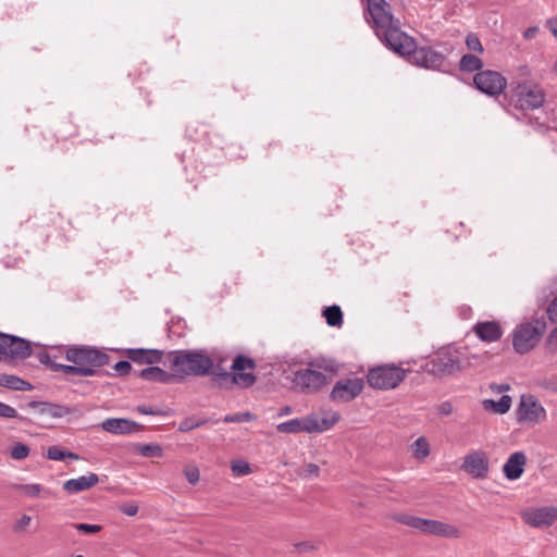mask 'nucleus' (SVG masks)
Returning a JSON list of instances; mask_svg holds the SVG:
<instances>
[{
	"label": "nucleus",
	"mask_w": 557,
	"mask_h": 557,
	"mask_svg": "<svg viewBox=\"0 0 557 557\" xmlns=\"http://www.w3.org/2000/svg\"><path fill=\"white\" fill-rule=\"evenodd\" d=\"M367 11L377 37L387 47L394 51H408L412 48V37L400 29L399 21L394 18L385 0H367Z\"/></svg>",
	"instance_id": "f257e3e1"
},
{
	"label": "nucleus",
	"mask_w": 557,
	"mask_h": 557,
	"mask_svg": "<svg viewBox=\"0 0 557 557\" xmlns=\"http://www.w3.org/2000/svg\"><path fill=\"white\" fill-rule=\"evenodd\" d=\"M338 372L337 363L324 357L311 359L307 368L294 373L293 383L305 394H315L325 387Z\"/></svg>",
	"instance_id": "f03ea898"
},
{
	"label": "nucleus",
	"mask_w": 557,
	"mask_h": 557,
	"mask_svg": "<svg viewBox=\"0 0 557 557\" xmlns=\"http://www.w3.org/2000/svg\"><path fill=\"white\" fill-rule=\"evenodd\" d=\"M170 369L175 379L186 376L220 375V367L202 350H177L169 355Z\"/></svg>",
	"instance_id": "7ed1b4c3"
},
{
	"label": "nucleus",
	"mask_w": 557,
	"mask_h": 557,
	"mask_svg": "<svg viewBox=\"0 0 557 557\" xmlns=\"http://www.w3.org/2000/svg\"><path fill=\"white\" fill-rule=\"evenodd\" d=\"M393 520L414 529L425 535L438 536L447 540H459L462 531L459 527L442 520L426 519L408 513L393 516Z\"/></svg>",
	"instance_id": "20e7f679"
},
{
	"label": "nucleus",
	"mask_w": 557,
	"mask_h": 557,
	"mask_svg": "<svg viewBox=\"0 0 557 557\" xmlns=\"http://www.w3.org/2000/svg\"><path fill=\"white\" fill-rule=\"evenodd\" d=\"M468 366L470 361H465L458 349L443 347L425 363V371L434 376L444 377L460 372Z\"/></svg>",
	"instance_id": "39448f33"
},
{
	"label": "nucleus",
	"mask_w": 557,
	"mask_h": 557,
	"mask_svg": "<svg viewBox=\"0 0 557 557\" xmlns=\"http://www.w3.org/2000/svg\"><path fill=\"white\" fill-rule=\"evenodd\" d=\"M510 106L519 110H534L543 106L545 92L542 87L531 81L512 83L506 94Z\"/></svg>",
	"instance_id": "423d86ee"
},
{
	"label": "nucleus",
	"mask_w": 557,
	"mask_h": 557,
	"mask_svg": "<svg viewBox=\"0 0 557 557\" xmlns=\"http://www.w3.org/2000/svg\"><path fill=\"white\" fill-rule=\"evenodd\" d=\"M546 330V323L542 320L518 325L512 332V346L516 352L524 355L531 351L541 341Z\"/></svg>",
	"instance_id": "0eeeda50"
},
{
	"label": "nucleus",
	"mask_w": 557,
	"mask_h": 557,
	"mask_svg": "<svg viewBox=\"0 0 557 557\" xmlns=\"http://www.w3.org/2000/svg\"><path fill=\"white\" fill-rule=\"evenodd\" d=\"M65 358L77 367L90 370L89 376L98 374V368L109 363V356L94 347H70L65 351Z\"/></svg>",
	"instance_id": "6e6552de"
},
{
	"label": "nucleus",
	"mask_w": 557,
	"mask_h": 557,
	"mask_svg": "<svg viewBox=\"0 0 557 557\" xmlns=\"http://www.w3.org/2000/svg\"><path fill=\"white\" fill-rule=\"evenodd\" d=\"M255 369L256 362L253 359L244 355H238L235 357L231 366L232 372L223 371L220 368V375L216 376L224 381H231L233 384L240 387L247 388L252 386L257 381V377L253 374Z\"/></svg>",
	"instance_id": "1a4fd4ad"
},
{
	"label": "nucleus",
	"mask_w": 557,
	"mask_h": 557,
	"mask_svg": "<svg viewBox=\"0 0 557 557\" xmlns=\"http://www.w3.org/2000/svg\"><path fill=\"white\" fill-rule=\"evenodd\" d=\"M406 377V370L395 364L372 368L367 375L368 384L375 389L396 388Z\"/></svg>",
	"instance_id": "9d476101"
},
{
	"label": "nucleus",
	"mask_w": 557,
	"mask_h": 557,
	"mask_svg": "<svg viewBox=\"0 0 557 557\" xmlns=\"http://www.w3.org/2000/svg\"><path fill=\"white\" fill-rule=\"evenodd\" d=\"M516 417L519 423L527 426H534L546 421L547 411L536 396L523 394L520 397Z\"/></svg>",
	"instance_id": "9b49d317"
},
{
	"label": "nucleus",
	"mask_w": 557,
	"mask_h": 557,
	"mask_svg": "<svg viewBox=\"0 0 557 557\" xmlns=\"http://www.w3.org/2000/svg\"><path fill=\"white\" fill-rule=\"evenodd\" d=\"M475 87L488 96H498L507 87V79L497 71L484 70L478 72L473 77Z\"/></svg>",
	"instance_id": "f8f14e48"
},
{
	"label": "nucleus",
	"mask_w": 557,
	"mask_h": 557,
	"mask_svg": "<svg viewBox=\"0 0 557 557\" xmlns=\"http://www.w3.org/2000/svg\"><path fill=\"white\" fill-rule=\"evenodd\" d=\"M522 521L536 529H546L557 521V507H531L521 511Z\"/></svg>",
	"instance_id": "ddd939ff"
},
{
	"label": "nucleus",
	"mask_w": 557,
	"mask_h": 557,
	"mask_svg": "<svg viewBox=\"0 0 557 557\" xmlns=\"http://www.w3.org/2000/svg\"><path fill=\"white\" fill-rule=\"evenodd\" d=\"M32 354L28 342L8 334L0 333V359L20 358L24 359Z\"/></svg>",
	"instance_id": "4468645a"
},
{
	"label": "nucleus",
	"mask_w": 557,
	"mask_h": 557,
	"mask_svg": "<svg viewBox=\"0 0 557 557\" xmlns=\"http://www.w3.org/2000/svg\"><path fill=\"white\" fill-rule=\"evenodd\" d=\"M461 469L474 479H486L490 470L487 454L483 450H472L463 457Z\"/></svg>",
	"instance_id": "2eb2a0df"
},
{
	"label": "nucleus",
	"mask_w": 557,
	"mask_h": 557,
	"mask_svg": "<svg viewBox=\"0 0 557 557\" xmlns=\"http://www.w3.org/2000/svg\"><path fill=\"white\" fill-rule=\"evenodd\" d=\"M363 387L364 383L360 377L343 379L336 382L330 397L334 401L347 403L358 397Z\"/></svg>",
	"instance_id": "dca6fc26"
},
{
	"label": "nucleus",
	"mask_w": 557,
	"mask_h": 557,
	"mask_svg": "<svg viewBox=\"0 0 557 557\" xmlns=\"http://www.w3.org/2000/svg\"><path fill=\"white\" fill-rule=\"evenodd\" d=\"M401 55H409V61L418 66L433 69L441 63V55L430 48H417L412 38V48L408 51H396Z\"/></svg>",
	"instance_id": "f3484780"
},
{
	"label": "nucleus",
	"mask_w": 557,
	"mask_h": 557,
	"mask_svg": "<svg viewBox=\"0 0 557 557\" xmlns=\"http://www.w3.org/2000/svg\"><path fill=\"white\" fill-rule=\"evenodd\" d=\"M100 426L114 435H128L144 430L141 424L125 418H108L101 422Z\"/></svg>",
	"instance_id": "a211bd4d"
},
{
	"label": "nucleus",
	"mask_w": 557,
	"mask_h": 557,
	"mask_svg": "<svg viewBox=\"0 0 557 557\" xmlns=\"http://www.w3.org/2000/svg\"><path fill=\"white\" fill-rule=\"evenodd\" d=\"M317 429L318 428L315 414H309L307 417L292 419L277 425V431L281 433H314V430Z\"/></svg>",
	"instance_id": "6ab92c4d"
},
{
	"label": "nucleus",
	"mask_w": 557,
	"mask_h": 557,
	"mask_svg": "<svg viewBox=\"0 0 557 557\" xmlns=\"http://www.w3.org/2000/svg\"><path fill=\"white\" fill-rule=\"evenodd\" d=\"M527 465V456L522 451H516L509 456L503 467V472L508 480H518Z\"/></svg>",
	"instance_id": "aec40b11"
},
{
	"label": "nucleus",
	"mask_w": 557,
	"mask_h": 557,
	"mask_svg": "<svg viewBox=\"0 0 557 557\" xmlns=\"http://www.w3.org/2000/svg\"><path fill=\"white\" fill-rule=\"evenodd\" d=\"M472 330L481 341L486 343L497 342L503 335L499 323L495 321L479 322Z\"/></svg>",
	"instance_id": "412c9836"
},
{
	"label": "nucleus",
	"mask_w": 557,
	"mask_h": 557,
	"mask_svg": "<svg viewBox=\"0 0 557 557\" xmlns=\"http://www.w3.org/2000/svg\"><path fill=\"white\" fill-rule=\"evenodd\" d=\"M99 482V476L96 473H88L76 479H70L63 483V488L69 494H76L83 491H87Z\"/></svg>",
	"instance_id": "4be33fe9"
},
{
	"label": "nucleus",
	"mask_w": 557,
	"mask_h": 557,
	"mask_svg": "<svg viewBox=\"0 0 557 557\" xmlns=\"http://www.w3.org/2000/svg\"><path fill=\"white\" fill-rule=\"evenodd\" d=\"M125 355L133 362L152 364L162 360L163 352L157 349L132 348Z\"/></svg>",
	"instance_id": "5701e85b"
},
{
	"label": "nucleus",
	"mask_w": 557,
	"mask_h": 557,
	"mask_svg": "<svg viewBox=\"0 0 557 557\" xmlns=\"http://www.w3.org/2000/svg\"><path fill=\"white\" fill-rule=\"evenodd\" d=\"M143 380L160 383H171L175 380L173 371L166 372L159 367H149L139 372Z\"/></svg>",
	"instance_id": "b1692460"
},
{
	"label": "nucleus",
	"mask_w": 557,
	"mask_h": 557,
	"mask_svg": "<svg viewBox=\"0 0 557 557\" xmlns=\"http://www.w3.org/2000/svg\"><path fill=\"white\" fill-rule=\"evenodd\" d=\"M0 386L14 391H30L33 388L28 382L10 374H0Z\"/></svg>",
	"instance_id": "393cba45"
},
{
	"label": "nucleus",
	"mask_w": 557,
	"mask_h": 557,
	"mask_svg": "<svg viewBox=\"0 0 557 557\" xmlns=\"http://www.w3.org/2000/svg\"><path fill=\"white\" fill-rule=\"evenodd\" d=\"M511 397L508 395H504L499 400H493V399H484L483 400V407L486 410H492L495 413L504 414L509 411L511 407Z\"/></svg>",
	"instance_id": "a878e982"
},
{
	"label": "nucleus",
	"mask_w": 557,
	"mask_h": 557,
	"mask_svg": "<svg viewBox=\"0 0 557 557\" xmlns=\"http://www.w3.org/2000/svg\"><path fill=\"white\" fill-rule=\"evenodd\" d=\"M341 419V414L337 411H325L321 420L317 418V430L314 433H322L332 429Z\"/></svg>",
	"instance_id": "bb28decb"
},
{
	"label": "nucleus",
	"mask_w": 557,
	"mask_h": 557,
	"mask_svg": "<svg viewBox=\"0 0 557 557\" xmlns=\"http://www.w3.org/2000/svg\"><path fill=\"white\" fill-rule=\"evenodd\" d=\"M14 491H16L20 495L28 498H37L45 491V488L37 483L29 484H14Z\"/></svg>",
	"instance_id": "cd10ccee"
},
{
	"label": "nucleus",
	"mask_w": 557,
	"mask_h": 557,
	"mask_svg": "<svg viewBox=\"0 0 557 557\" xmlns=\"http://www.w3.org/2000/svg\"><path fill=\"white\" fill-rule=\"evenodd\" d=\"M323 317L330 326L339 327L343 324V313L341 308L336 305L326 307L323 310Z\"/></svg>",
	"instance_id": "c85d7f7f"
},
{
	"label": "nucleus",
	"mask_w": 557,
	"mask_h": 557,
	"mask_svg": "<svg viewBox=\"0 0 557 557\" xmlns=\"http://www.w3.org/2000/svg\"><path fill=\"white\" fill-rule=\"evenodd\" d=\"M459 66L462 71L473 72L480 70L483 66V61L476 55L465 54L460 59Z\"/></svg>",
	"instance_id": "c756f323"
},
{
	"label": "nucleus",
	"mask_w": 557,
	"mask_h": 557,
	"mask_svg": "<svg viewBox=\"0 0 557 557\" xmlns=\"http://www.w3.org/2000/svg\"><path fill=\"white\" fill-rule=\"evenodd\" d=\"M135 449L144 457H162L163 449L158 444H136Z\"/></svg>",
	"instance_id": "7c9ffc66"
},
{
	"label": "nucleus",
	"mask_w": 557,
	"mask_h": 557,
	"mask_svg": "<svg viewBox=\"0 0 557 557\" xmlns=\"http://www.w3.org/2000/svg\"><path fill=\"white\" fill-rule=\"evenodd\" d=\"M413 456L418 459H425L430 455V444L425 437H419L412 445Z\"/></svg>",
	"instance_id": "2f4dec72"
},
{
	"label": "nucleus",
	"mask_w": 557,
	"mask_h": 557,
	"mask_svg": "<svg viewBox=\"0 0 557 557\" xmlns=\"http://www.w3.org/2000/svg\"><path fill=\"white\" fill-rule=\"evenodd\" d=\"M47 457L50 460H64L65 458L78 459V456L74 453H65L58 446H51L48 448Z\"/></svg>",
	"instance_id": "473e14b6"
},
{
	"label": "nucleus",
	"mask_w": 557,
	"mask_h": 557,
	"mask_svg": "<svg viewBox=\"0 0 557 557\" xmlns=\"http://www.w3.org/2000/svg\"><path fill=\"white\" fill-rule=\"evenodd\" d=\"M231 470L235 476H244V475H248L252 472L250 465L245 460L232 461Z\"/></svg>",
	"instance_id": "72a5a7b5"
},
{
	"label": "nucleus",
	"mask_w": 557,
	"mask_h": 557,
	"mask_svg": "<svg viewBox=\"0 0 557 557\" xmlns=\"http://www.w3.org/2000/svg\"><path fill=\"white\" fill-rule=\"evenodd\" d=\"M29 455V447L23 443L13 445L10 449V456L14 460H24Z\"/></svg>",
	"instance_id": "f704fd0d"
},
{
	"label": "nucleus",
	"mask_w": 557,
	"mask_h": 557,
	"mask_svg": "<svg viewBox=\"0 0 557 557\" xmlns=\"http://www.w3.org/2000/svg\"><path fill=\"white\" fill-rule=\"evenodd\" d=\"M253 420H256V416L250 412H237L235 414H227L223 419V421L226 423L250 422Z\"/></svg>",
	"instance_id": "c9c22d12"
},
{
	"label": "nucleus",
	"mask_w": 557,
	"mask_h": 557,
	"mask_svg": "<svg viewBox=\"0 0 557 557\" xmlns=\"http://www.w3.org/2000/svg\"><path fill=\"white\" fill-rule=\"evenodd\" d=\"M60 371L65 374L81 375V376H89L91 373L90 370L77 367V364H63L60 367Z\"/></svg>",
	"instance_id": "e433bc0d"
},
{
	"label": "nucleus",
	"mask_w": 557,
	"mask_h": 557,
	"mask_svg": "<svg viewBox=\"0 0 557 557\" xmlns=\"http://www.w3.org/2000/svg\"><path fill=\"white\" fill-rule=\"evenodd\" d=\"M545 349L549 355H557V326L546 337Z\"/></svg>",
	"instance_id": "4c0bfd02"
},
{
	"label": "nucleus",
	"mask_w": 557,
	"mask_h": 557,
	"mask_svg": "<svg viewBox=\"0 0 557 557\" xmlns=\"http://www.w3.org/2000/svg\"><path fill=\"white\" fill-rule=\"evenodd\" d=\"M184 475L186 478V480L193 484V485H196L199 480H200V471L199 469L196 467V466H186L184 468Z\"/></svg>",
	"instance_id": "58836bf2"
},
{
	"label": "nucleus",
	"mask_w": 557,
	"mask_h": 557,
	"mask_svg": "<svg viewBox=\"0 0 557 557\" xmlns=\"http://www.w3.org/2000/svg\"><path fill=\"white\" fill-rule=\"evenodd\" d=\"M32 523V517L28 515H22L14 523H13V531L15 533H23L25 532Z\"/></svg>",
	"instance_id": "ea45409f"
},
{
	"label": "nucleus",
	"mask_w": 557,
	"mask_h": 557,
	"mask_svg": "<svg viewBox=\"0 0 557 557\" xmlns=\"http://www.w3.org/2000/svg\"><path fill=\"white\" fill-rule=\"evenodd\" d=\"M466 45L469 50L474 51L479 54H482L484 49L479 39V37L474 34H469L466 38Z\"/></svg>",
	"instance_id": "a19ab883"
},
{
	"label": "nucleus",
	"mask_w": 557,
	"mask_h": 557,
	"mask_svg": "<svg viewBox=\"0 0 557 557\" xmlns=\"http://www.w3.org/2000/svg\"><path fill=\"white\" fill-rule=\"evenodd\" d=\"M73 527L83 533L96 534L102 530V527L99 524H88V523H75Z\"/></svg>",
	"instance_id": "79ce46f5"
},
{
	"label": "nucleus",
	"mask_w": 557,
	"mask_h": 557,
	"mask_svg": "<svg viewBox=\"0 0 557 557\" xmlns=\"http://www.w3.org/2000/svg\"><path fill=\"white\" fill-rule=\"evenodd\" d=\"M320 468L315 463H307L302 467L300 475L305 478H317L319 476Z\"/></svg>",
	"instance_id": "37998d69"
},
{
	"label": "nucleus",
	"mask_w": 557,
	"mask_h": 557,
	"mask_svg": "<svg viewBox=\"0 0 557 557\" xmlns=\"http://www.w3.org/2000/svg\"><path fill=\"white\" fill-rule=\"evenodd\" d=\"M119 510L128 517H134L138 513L139 508L135 502H131V503L121 505L119 507Z\"/></svg>",
	"instance_id": "c03bdc74"
},
{
	"label": "nucleus",
	"mask_w": 557,
	"mask_h": 557,
	"mask_svg": "<svg viewBox=\"0 0 557 557\" xmlns=\"http://www.w3.org/2000/svg\"><path fill=\"white\" fill-rule=\"evenodd\" d=\"M0 417H2V418H16L17 417V412H16V410L13 407H11V406L0 401Z\"/></svg>",
	"instance_id": "a18cd8bd"
},
{
	"label": "nucleus",
	"mask_w": 557,
	"mask_h": 557,
	"mask_svg": "<svg viewBox=\"0 0 557 557\" xmlns=\"http://www.w3.org/2000/svg\"><path fill=\"white\" fill-rule=\"evenodd\" d=\"M299 553H308L312 550H317L319 548V543L317 542H301L296 545Z\"/></svg>",
	"instance_id": "49530a36"
},
{
	"label": "nucleus",
	"mask_w": 557,
	"mask_h": 557,
	"mask_svg": "<svg viewBox=\"0 0 557 557\" xmlns=\"http://www.w3.org/2000/svg\"><path fill=\"white\" fill-rule=\"evenodd\" d=\"M113 368L121 375H126L132 370V366L128 361H119L114 364Z\"/></svg>",
	"instance_id": "de8ad7c7"
},
{
	"label": "nucleus",
	"mask_w": 557,
	"mask_h": 557,
	"mask_svg": "<svg viewBox=\"0 0 557 557\" xmlns=\"http://www.w3.org/2000/svg\"><path fill=\"white\" fill-rule=\"evenodd\" d=\"M547 315L552 322H557V296L549 304L547 308Z\"/></svg>",
	"instance_id": "09e8293b"
},
{
	"label": "nucleus",
	"mask_w": 557,
	"mask_h": 557,
	"mask_svg": "<svg viewBox=\"0 0 557 557\" xmlns=\"http://www.w3.org/2000/svg\"><path fill=\"white\" fill-rule=\"evenodd\" d=\"M136 410L140 413V414H149V416H158V414H161V411L159 410H154L152 409V407L150 406H147V405H140L136 408Z\"/></svg>",
	"instance_id": "8fccbe9b"
},
{
	"label": "nucleus",
	"mask_w": 557,
	"mask_h": 557,
	"mask_svg": "<svg viewBox=\"0 0 557 557\" xmlns=\"http://www.w3.org/2000/svg\"><path fill=\"white\" fill-rule=\"evenodd\" d=\"M40 361L42 363L49 366L50 369L53 370V371H60V367H63V364L57 363V362L52 361L49 356L41 357Z\"/></svg>",
	"instance_id": "3c124183"
},
{
	"label": "nucleus",
	"mask_w": 557,
	"mask_h": 557,
	"mask_svg": "<svg viewBox=\"0 0 557 557\" xmlns=\"http://www.w3.org/2000/svg\"><path fill=\"white\" fill-rule=\"evenodd\" d=\"M539 34V27L537 26H531V27H528L524 32H523V38L525 40H531L533 38H535Z\"/></svg>",
	"instance_id": "603ef678"
},
{
	"label": "nucleus",
	"mask_w": 557,
	"mask_h": 557,
	"mask_svg": "<svg viewBox=\"0 0 557 557\" xmlns=\"http://www.w3.org/2000/svg\"><path fill=\"white\" fill-rule=\"evenodd\" d=\"M546 27L557 38V18H549L546 21Z\"/></svg>",
	"instance_id": "864d4df0"
},
{
	"label": "nucleus",
	"mask_w": 557,
	"mask_h": 557,
	"mask_svg": "<svg viewBox=\"0 0 557 557\" xmlns=\"http://www.w3.org/2000/svg\"><path fill=\"white\" fill-rule=\"evenodd\" d=\"M490 388L495 393H503L509 389V385L507 384H491Z\"/></svg>",
	"instance_id": "5fc2aeb1"
},
{
	"label": "nucleus",
	"mask_w": 557,
	"mask_h": 557,
	"mask_svg": "<svg viewBox=\"0 0 557 557\" xmlns=\"http://www.w3.org/2000/svg\"><path fill=\"white\" fill-rule=\"evenodd\" d=\"M199 425H200L199 423L191 424V423H189V421H183V422L180 424V431H182V432H187V431H190V430H193L194 428L199 426Z\"/></svg>",
	"instance_id": "6e6d98bb"
},
{
	"label": "nucleus",
	"mask_w": 557,
	"mask_h": 557,
	"mask_svg": "<svg viewBox=\"0 0 557 557\" xmlns=\"http://www.w3.org/2000/svg\"><path fill=\"white\" fill-rule=\"evenodd\" d=\"M442 412L445 414H449L451 412V406L449 404H444L442 406Z\"/></svg>",
	"instance_id": "4d7b16f0"
},
{
	"label": "nucleus",
	"mask_w": 557,
	"mask_h": 557,
	"mask_svg": "<svg viewBox=\"0 0 557 557\" xmlns=\"http://www.w3.org/2000/svg\"><path fill=\"white\" fill-rule=\"evenodd\" d=\"M519 71L521 72V75H523V76L530 75V69L527 65L520 66Z\"/></svg>",
	"instance_id": "13d9d810"
},
{
	"label": "nucleus",
	"mask_w": 557,
	"mask_h": 557,
	"mask_svg": "<svg viewBox=\"0 0 557 557\" xmlns=\"http://www.w3.org/2000/svg\"><path fill=\"white\" fill-rule=\"evenodd\" d=\"M292 413V408L289 406H285L282 408L280 416H286Z\"/></svg>",
	"instance_id": "bf43d9fd"
},
{
	"label": "nucleus",
	"mask_w": 557,
	"mask_h": 557,
	"mask_svg": "<svg viewBox=\"0 0 557 557\" xmlns=\"http://www.w3.org/2000/svg\"><path fill=\"white\" fill-rule=\"evenodd\" d=\"M553 72L557 74V60L555 61L553 65Z\"/></svg>",
	"instance_id": "052dcab7"
},
{
	"label": "nucleus",
	"mask_w": 557,
	"mask_h": 557,
	"mask_svg": "<svg viewBox=\"0 0 557 557\" xmlns=\"http://www.w3.org/2000/svg\"><path fill=\"white\" fill-rule=\"evenodd\" d=\"M73 557H84V556H83V555H75V556H73Z\"/></svg>",
	"instance_id": "680f3d73"
}]
</instances>
